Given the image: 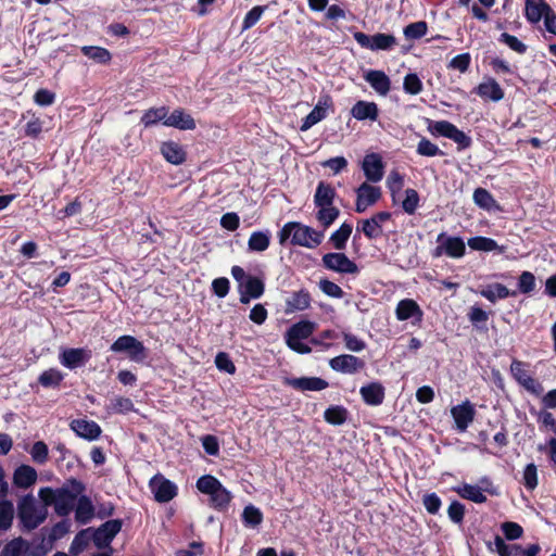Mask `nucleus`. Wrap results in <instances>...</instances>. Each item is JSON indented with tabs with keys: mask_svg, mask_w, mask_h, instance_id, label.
I'll return each mask as SVG.
<instances>
[{
	"mask_svg": "<svg viewBox=\"0 0 556 556\" xmlns=\"http://www.w3.org/2000/svg\"><path fill=\"white\" fill-rule=\"evenodd\" d=\"M197 489L210 496V505L219 511L226 510L231 502V493L211 475H204L197 481Z\"/></svg>",
	"mask_w": 556,
	"mask_h": 556,
	"instance_id": "obj_1",
	"label": "nucleus"
},
{
	"mask_svg": "<svg viewBox=\"0 0 556 556\" xmlns=\"http://www.w3.org/2000/svg\"><path fill=\"white\" fill-rule=\"evenodd\" d=\"M85 484L71 478L67 482L56 489L54 510L59 516H67L74 508L75 501L85 491Z\"/></svg>",
	"mask_w": 556,
	"mask_h": 556,
	"instance_id": "obj_2",
	"label": "nucleus"
},
{
	"mask_svg": "<svg viewBox=\"0 0 556 556\" xmlns=\"http://www.w3.org/2000/svg\"><path fill=\"white\" fill-rule=\"evenodd\" d=\"M17 517L22 529L31 531L45 521L46 513L38 511L35 498L28 494L23 496L17 503Z\"/></svg>",
	"mask_w": 556,
	"mask_h": 556,
	"instance_id": "obj_3",
	"label": "nucleus"
},
{
	"mask_svg": "<svg viewBox=\"0 0 556 556\" xmlns=\"http://www.w3.org/2000/svg\"><path fill=\"white\" fill-rule=\"evenodd\" d=\"M428 130L453 140L458 144V149H467L471 146V138L447 121L430 122Z\"/></svg>",
	"mask_w": 556,
	"mask_h": 556,
	"instance_id": "obj_4",
	"label": "nucleus"
},
{
	"mask_svg": "<svg viewBox=\"0 0 556 556\" xmlns=\"http://www.w3.org/2000/svg\"><path fill=\"white\" fill-rule=\"evenodd\" d=\"M354 39L361 47L372 51L391 50L396 45V38L393 35L383 33L369 36L365 33L357 31L354 34Z\"/></svg>",
	"mask_w": 556,
	"mask_h": 556,
	"instance_id": "obj_5",
	"label": "nucleus"
},
{
	"mask_svg": "<svg viewBox=\"0 0 556 556\" xmlns=\"http://www.w3.org/2000/svg\"><path fill=\"white\" fill-rule=\"evenodd\" d=\"M439 243L432 252L433 257H440L443 254L459 258L465 254L466 245L459 237H446L444 232L440 233L437 238Z\"/></svg>",
	"mask_w": 556,
	"mask_h": 556,
	"instance_id": "obj_6",
	"label": "nucleus"
},
{
	"mask_svg": "<svg viewBox=\"0 0 556 556\" xmlns=\"http://www.w3.org/2000/svg\"><path fill=\"white\" fill-rule=\"evenodd\" d=\"M323 238V231H317L309 226L294 222V229L291 238L292 244L314 249L321 243Z\"/></svg>",
	"mask_w": 556,
	"mask_h": 556,
	"instance_id": "obj_7",
	"label": "nucleus"
},
{
	"mask_svg": "<svg viewBox=\"0 0 556 556\" xmlns=\"http://www.w3.org/2000/svg\"><path fill=\"white\" fill-rule=\"evenodd\" d=\"M323 266L339 274L355 275L359 271L357 264L350 260L344 253L331 252L327 253L321 258Z\"/></svg>",
	"mask_w": 556,
	"mask_h": 556,
	"instance_id": "obj_8",
	"label": "nucleus"
},
{
	"mask_svg": "<svg viewBox=\"0 0 556 556\" xmlns=\"http://www.w3.org/2000/svg\"><path fill=\"white\" fill-rule=\"evenodd\" d=\"M149 489L157 503H168L177 495V486L162 475H155L149 482Z\"/></svg>",
	"mask_w": 556,
	"mask_h": 556,
	"instance_id": "obj_9",
	"label": "nucleus"
},
{
	"mask_svg": "<svg viewBox=\"0 0 556 556\" xmlns=\"http://www.w3.org/2000/svg\"><path fill=\"white\" fill-rule=\"evenodd\" d=\"M91 356V351L88 349L70 348L60 353L59 359L64 367L75 369L86 365V363L90 361Z\"/></svg>",
	"mask_w": 556,
	"mask_h": 556,
	"instance_id": "obj_10",
	"label": "nucleus"
},
{
	"mask_svg": "<svg viewBox=\"0 0 556 556\" xmlns=\"http://www.w3.org/2000/svg\"><path fill=\"white\" fill-rule=\"evenodd\" d=\"M122 521L118 519L108 520L102 523L92 535V541L98 548L110 545L115 535L121 531Z\"/></svg>",
	"mask_w": 556,
	"mask_h": 556,
	"instance_id": "obj_11",
	"label": "nucleus"
},
{
	"mask_svg": "<svg viewBox=\"0 0 556 556\" xmlns=\"http://www.w3.org/2000/svg\"><path fill=\"white\" fill-rule=\"evenodd\" d=\"M332 370L342 374H355L365 367V362L351 354H342L329 361Z\"/></svg>",
	"mask_w": 556,
	"mask_h": 556,
	"instance_id": "obj_12",
	"label": "nucleus"
},
{
	"mask_svg": "<svg viewBox=\"0 0 556 556\" xmlns=\"http://www.w3.org/2000/svg\"><path fill=\"white\" fill-rule=\"evenodd\" d=\"M451 414L455 421L456 429L459 432H464L473 421L476 409L475 406L468 400H466L462 404L452 407Z\"/></svg>",
	"mask_w": 556,
	"mask_h": 556,
	"instance_id": "obj_13",
	"label": "nucleus"
},
{
	"mask_svg": "<svg viewBox=\"0 0 556 556\" xmlns=\"http://www.w3.org/2000/svg\"><path fill=\"white\" fill-rule=\"evenodd\" d=\"M283 384L298 391H321L328 388L329 383L319 377L283 378Z\"/></svg>",
	"mask_w": 556,
	"mask_h": 556,
	"instance_id": "obj_14",
	"label": "nucleus"
},
{
	"mask_svg": "<svg viewBox=\"0 0 556 556\" xmlns=\"http://www.w3.org/2000/svg\"><path fill=\"white\" fill-rule=\"evenodd\" d=\"M264 281L254 276H249L245 281L239 286L240 302L248 304L252 299H258L264 294Z\"/></svg>",
	"mask_w": 556,
	"mask_h": 556,
	"instance_id": "obj_15",
	"label": "nucleus"
},
{
	"mask_svg": "<svg viewBox=\"0 0 556 556\" xmlns=\"http://www.w3.org/2000/svg\"><path fill=\"white\" fill-rule=\"evenodd\" d=\"M391 218V213L379 212L368 219L362 222V231L369 240L382 236V225Z\"/></svg>",
	"mask_w": 556,
	"mask_h": 556,
	"instance_id": "obj_16",
	"label": "nucleus"
},
{
	"mask_svg": "<svg viewBox=\"0 0 556 556\" xmlns=\"http://www.w3.org/2000/svg\"><path fill=\"white\" fill-rule=\"evenodd\" d=\"M362 168L367 180L371 182H378L383 177V163L379 154H367L363 160Z\"/></svg>",
	"mask_w": 556,
	"mask_h": 556,
	"instance_id": "obj_17",
	"label": "nucleus"
},
{
	"mask_svg": "<svg viewBox=\"0 0 556 556\" xmlns=\"http://www.w3.org/2000/svg\"><path fill=\"white\" fill-rule=\"evenodd\" d=\"M71 429L80 438L89 441L96 440L101 434V427L93 420L74 419Z\"/></svg>",
	"mask_w": 556,
	"mask_h": 556,
	"instance_id": "obj_18",
	"label": "nucleus"
},
{
	"mask_svg": "<svg viewBox=\"0 0 556 556\" xmlns=\"http://www.w3.org/2000/svg\"><path fill=\"white\" fill-rule=\"evenodd\" d=\"M331 105L330 97H325L324 100H319L315 108L309 112V114L303 119V123L300 127L302 131L308 130L312 126L323 121L327 116V110Z\"/></svg>",
	"mask_w": 556,
	"mask_h": 556,
	"instance_id": "obj_19",
	"label": "nucleus"
},
{
	"mask_svg": "<svg viewBox=\"0 0 556 556\" xmlns=\"http://www.w3.org/2000/svg\"><path fill=\"white\" fill-rule=\"evenodd\" d=\"M364 78L379 94L387 96L389 93L391 80L383 71L370 70L365 74Z\"/></svg>",
	"mask_w": 556,
	"mask_h": 556,
	"instance_id": "obj_20",
	"label": "nucleus"
},
{
	"mask_svg": "<svg viewBox=\"0 0 556 556\" xmlns=\"http://www.w3.org/2000/svg\"><path fill=\"white\" fill-rule=\"evenodd\" d=\"M476 92L483 99L498 102L504 98V90L494 78H489L476 88Z\"/></svg>",
	"mask_w": 556,
	"mask_h": 556,
	"instance_id": "obj_21",
	"label": "nucleus"
},
{
	"mask_svg": "<svg viewBox=\"0 0 556 556\" xmlns=\"http://www.w3.org/2000/svg\"><path fill=\"white\" fill-rule=\"evenodd\" d=\"M359 393L367 405L378 406L384 400V387L380 382H370L363 386Z\"/></svg>",
	"mask_w": 556,
	"mask_h": 556,
	"instance_id": "obj_22",
	"label": "nucleus"
},
{
	"mask_svg": "<svg viewBox=\"0 0 556 556\" xmlns=\"http://www.w3.org/2000/svg\"><path fill=\"white\" fill-rule=\"evenodd\" d=\"M351 115L357 121H376L379 115L378 106L375 102L359 100L351 109Z\"/></svg>",
	"mask_w": 556,
	"mask_h": 556,
	"instance_id": "obj_23",
	"label": "nucleus"
},
{
	"mask_svg": "<svg viewBox=\"0 0 556 556\" xmlns=\"http://www.w3.org/2000/svg\"><path fill=\"white\" fill-rule=\"evenodd\" d=\"M164 125L182 130H192L195 128V122L192 116L185 113L181 109L174 110L170 115L167 114L166 119H164Z\"/></svg>",
	"mask_w": 556,
	"mask_h": 556,
	"instance_id": "obj_24",
	"label": "nucleus"
},
{
	"mask_svg": "<svg viewBox=\"0 0 556 556\" xmlns=\"http://www.w3.org/2000/svg\"><path fill=\"white\" fill-rule=\"evenodd\" d=\"M396 318L401 321L416 317L418 320L422 318V311L419 305L410 299L401 300L395 309Z\"/></svg>",
	"mask_w": 556,
	"mask_h": 556,
	"instance_id": "obj_25",
	"label": "nucleus"
},
{
	"mask_svg": "<svg viewBox=\"0 0 556 556\" xmlns=\"http://www.w3.org/2000/svg\"><path fill=\"white\" fill-rule=\"evenodd\" d=\"M115 353H127L132 359L139 354V341L132 336H122L110 348Z\"/></svg>",
	"mask_w": 556,
	"mask_h": 556,
	"instance_id": "obj_26",
	"label": "nucleus"
},
{
	"mask_svg": "<svg viewBox=\"0 0 556 556\" xmlns=\"http://www.w3.org/2000/svg\"><path fill=\"white\" fill-rule=\"evenodd\" d=\"M37 480V471L29 465L18 466L13 475V483L17 488L27 489Z\"/></svg>",
	"mask_w": 556,
	"mask_h": 556,
	"instance_id": "obj_27",
	"label": "nucleus"
},
{
	"mask_svg": "<svg viewBox=\"0 0 556 556\" xmlns=\"http://www.w3.org/2000/svg\"><path fill=\"white\" fill-rule=\"evenodd\" d=\"M161 152L165 160L172 164L179 165L186 161V152L177 142H164L161 147Z\"/></svg>",
	"mask_w": 556,
	"mask_h": 556,
	"instance_id": "obj_28",
	"label": "nucleus"
},
{
	"mask_svg": "<svg viewBox=\"0 0 556 556\" xmlns=\"http://www.w3.org/2000/svg\"><path fill=\"white\" fill-rule=\"evenodd\" d=\"M336 195H337V192L330 184L320 181L317 185V188H316V191L314 194V204H315V206L333 205Z\"/></svg>",
	"mask_w": 556,
	"mask_h": 556,
	"instance_id": "obj_29",
	"label": "nucleus"
},
{
	"mask_svg": "<svg viewBox=\"0 0 556 556\" xmlns=\"http://www.w3.org/2000/svg\"><path fill=\"white\" fill-rule=\"evenodd\" d=\"M549 9L544 0H526V17L533 24L539 23Z\"/></svg>",
	"mask_w": 556,
	"mask_h": 556,
	"instance_id": "obj_30",
	"label": "nucleus"
},
{
	"mask_svg": "<svg viewBox=\"0 0 556 556\" xmlns=\"http://www.w3.org/2000/svg\"><path fill=\"white\" fill-rule=\"evenodd\" d=\"M480 294L492 303H495L500 299H506L508 296H516V291L508 290L502 283L488 285L480 291Z\"/></svg>",
	"mask_w": 556,
	"mask_h": 556,
	"instance_id": "obj_31",
	"label": "nucleus"
},
{
	"mask_svg": "<svg viewBox=\"0 0 556 556\" xmlns=\"http://www.w3.org/2000/svg\"><path fill=\"white\" fill-rule=\"evenodd\" d=\"M77 498L75 518L79 523L86 525L92 519L94 515V508L91 500L88 496L80 494V496Z\"/></svg>",
	"mask_w": 556,
	"mask_h": 556,
	"instance_id": "obj_32",
	"label": "nucleus"
},
{
	"mask_svg": "<svg viewBox=\"0 0 556 556\" xmlns=\"http://www.w3.org/2000/svg\"><path fill=\"white\" fill-rule=\"evenodd\" d=\"M311 301V294L307 290L302 289L293 292L286 302L288 312L304 311L309 307Z\"/></svg>",
	"mask_w": 556,
	"mask_h": 556,
	"instance_id": "obj_33",
	"label": "nucleus"
},
{
	"mask_svg": "<svg viewBox=\"0 0 556 556\" xmlns=\"http://www.w3.org/2000/svg\"><path fill=\"white\" fill-rule=\"evenodd\" d=\"M29 552V543L22 536L15 538L8 542L2 551L0 552V556H26Z\"/></svg>",
	"mask_w": 556,
	"mask_h": 556,
	"instance_id": "obj_34",
	"label": "nucleus"
},
{
	"mask_svg": "<svg viewBox=\"0 0 556 556\" xmlns=\"http://www.w3.org/2000/svg\"><path fill=\"white\" fill-rule=\"evenodd\" d=\"M270 243V232L268 230L265 231H254L251 233L248 241V249L251 252H264L268 249Z\"/></svg>",
	"mask_w": 556,
	"mask_h": 556,
	"instance_id": "obj_35",
	"label": "nucleus"
},
{
	"mask_svg": "<svg viewBox=\"0 0 556 556\" xmlns=\"http://www.w3.org/2000/svg\"><path fill=\"white\" fill-rule=\"evenodd\" d=\"M454 491L463 498L472 501L473 503H484L486 501V496L483 494L481 488L478 485H471L465 483L462 486L454 488Z\"/></svg>",
	"mask_w": 556,
	"mask_h": 556,
	"instance_id": "obj_36",
	"label": "nucleus"
},
{
	"mask_svg": "<svg viewBox=\"0 0 556 556\" xmlns=\"http://www.w3.org/2000/svg\"><path fill=\"white\" fill-rule=\"evenodd\" d=\"M81 53L99 64H109L112 59L108 49L98 46H84L81 47Z\"/></svg>",
	"mask_w": 556,
	"mask_h": 556,
	"instance_id": "obj_37",
	"label": "nucleus"
},
{
	"mask_svg": "<svg viewBox=\"0 0 556 556\" xmlns=\"http://www.w3.org/2000/svg\"><path fill=\"white\" fill-rule=\"evenodd\" d=\"M109 414H127L134 410V403L130 399L121 395L113 396L105 406Z\"/></svg>",
	"mask_w": 556,
	"mask_h": 556,
	"instance_id": "obj_38",
	"label": "nucleus"
},
{
	"mask_svg": "<svg viewBox=\"0 0 556 556\" xmlns=\"http://www.w3.org/2000/svg\"><path fill=\"white\" fill-rule=\"evenodd\" d=\"M495 552L500 556H525V551L518 544H506L504 539L500 535H496L494 539Z\"/></svg>",
	"mask_w": 556,
	"mask_h": 556,
	"instance_id": "obj_39",
	"label": "nucleus"
},
{
	"mask_svg": "<svg viewBox=\"0 0 556 556\" xmlns=\"http://www.w3.org/2000/svg\"><path fill=\"white\" fill-rule=\"evenodd\" d=\"M314 330V324L311 321H299L290 327L287 331L286 337L291 338L292 340H305L307 339Z\"/></svg>",
	"mask_w": 556,
	"mask_h": 556,
	"instance_id": "obj_40",
	"label": "nucleus"
},
{
	"mask_svg": "<svg viewBox=\"0 0 556 556\" xmlns=\"http://www.w3.org/2000/svg\"><path fill=\"white\" fill-rule=\"evenodd\" d=\"M64 379V375L56 368H50L40 374L38 382L43 388H56Z\"/></svg>",
	"mask_w": 556,
	"mask_h": 556,
	"instance_id": "obj_41",
	"label": "nucleus"
},
{
	"mask_svg": "<svg viewBox=\"0 0 556 556\" xmlns=\"http://www.w3.org/2000/svg\"><path fill=\"white\" fill-rule=\"evenodd\" d=\"M316 219L324 227L328 228L339 216L340 211L334 205L317 206Z\"/></svg>",
	"mask_w": 556,
	"mask_h": 556,
	"instance_id": "obj_42",
	"label": "nucleus"
},
{
	"mask_svg": "<svg viewBox=\"0 0 556 556\" xmlns=\"http://www.w3.org/2000/svg\"><path fill=\"white\" fill-rule=\"evenodd\" d=\"M352 233V226L350 224H342L338 230L332 232L330 236V242L332 243L333 248L337 250H343L345 249L346 241L349 240L350 236Z\"/></svg>",
	"mask_w": 556,
	"mask_h": 556,
	"instance_id": "obj_43",
	"label": "nucleus"
},
{
	"mask_svg": "<svg viewBox=\"0 0 556 556\" xmlns=\"http://www.w3.org/2000/svg\"><path fill=\"white\" fill-rule=\"evenodd\" d=\"M14 506L11 501H0V531H7L12 527Z\"/></svg>",
	"mask_w": 556,
	"mask_h": 556,
	"instance_id": "obj_44",
	"label": "nucleus"
},
{
	"mask_svg": "<svg viewBox=\"0 0 556 556\" xmlns=\"http://www.w3.org/2000/svg\"><path fill=\"white\" fill-rule=\"evenodd\" d=\"M324 417L327 422L340 426L346 421L348 410L343 406H330L325 410Z\"/></svg>",
	"mask_w": 556,
	"mask_h": 556,
	"instance_id": "obj_45",
	"label": "nucleus"
},
{
	"mask_svg": "<svg viewBox=\"0 0 556 556\" xmlns=\"http://www.w3.org/2000/svg\"><path fill=\"white\" fill-rule=\"evenodd\" d=\"M358 198H362L367 204L374 205L381 197L380 188L363 182L356 190Z\"/></svg>",
	"mask_w": 556,
	"mask_h": 556,
	"instance_id": "obj_46",
	"label": "nucleus"
},
{
	"mask_svg": "<svg viewBox=\"0 0 556 556\" xmlns=\"http://www.w3.org/2000/svg\"><path fill=\"white\" fill-rule=\"evenodd\" d=\"M468 245L470 249L476 251H484L490 252L497 249V243L495 240L486 237H473L468 240Z\"/></svg>",
	"mask_w": 556,
	"mask_h": 556,
	"instance_id": "obj_47",
	"label": "nucleus"
},
{
	"mask_svg": "<svg viewBox=\"0 0 556 556\" xmlns=\"http://www.w3.org/2000/svg\"><path fill=\"white\" fill-rule=\"evenodd\" d=\"M473 201L475 203L483 208L491 210L495 206V200L492 194L484 188H477L473 192Z\"/></svg>",
	"mask_w": 556,
	"mask_h": 556,
	"instance_id": "obj_48",
	"label": "nucleus"
},
{
	"mask_svg": "<svg viewBox=\"0 0 556 556\" xmlns=\"http://www.w3.org/2000/svg\"><path fill=\"white\" fill-rule=\"evenodd\" d=\"M242 519L245 526L256 527L263 521L262 511L253 505H248L244 507L242 513Z\"/></svg>",
	"mask_w": 556,
	"mask_h": 556,
	"instance_id": "obj_49",
	"label": "nucleus"
},
{
	"mask_svg": "<svg viewBox=\"0 0 556 556\" xmlns=\"http://www.w3.org/2000/svg\"><path fill=\"white\" fill-rule=\"evenodd\" d=\"M521 482L529 491H533L538 486V468L533 463L525 467Z\"/></svg>",
	"mask_w": 556,
	"mask_h": 556,
	"instance_id": "obj_50",
	"label": "nucleus"
},
{
	"mask_svg": "<svg viewBox=\"0 0 556 556\" xmlns=\"http://www.w3.org/2000/svg\"><path fill=\"white\" fill-rule=\"evenodd\" d=\"M419 205V194L415 189H406L405 198L402 201V208L405 213L413 215L415 214Z\"/></svg>",
	"mask_w": 556,
	"mask_h": 556,
	"instance_id": "obj_51",
	"label": "nucleus"
},
{
	"mask_svg": "<svg viewBox=\"0 0 556 556\" xmlns=\"http://www.w3.org/2000/svg\"><path fill=\"white\" fill-rule=\"evenodd\" d=\"M403 89L406 93L416 96L422 91V81L415 73H409L404 77Z\"/></svg>",
	"mask_w": 556,
	"mask_h": 556,
	"instance_id": "obj_52",
	"label": "nucleus"
},
{
	"mask_svg": "<svg viewBox=\"0 0 556 556\" xmlns=\"http://www.w3.org/2000/svg\"><path fill=\"white\" fill-rule=\"evenodd\" d=\"M427 29V23L424 21H419L408 24L404 28V35L407 39H419L426 35Z\"/></svg>",
	"mask_w": 556,
	"mask_h": 556,
	"instance_id": "obj_53",
	"label": "nucleus"
},
{
	"mask_svg": "<svg viewBox=\"0 0 556 556\" xmlns=\"http://www.w3.org/2000/svg\"><path fill=\"white\" fill-rule=\"evenodd\" d=\"M31 458L37 464H45L48 460L49 450L43 441H37L33 444L30 450Z\"/></svg>",
	"mask_w": 556,
	"mask_h": 556,
	"instance_id": "obj_54",
	"label": "nucleus"
},
{
	"mask_svg": "<svg viewBox=\"0 0 556 556\" xmlns=\"http://www.w3.org/2000/svg\"><path fill=\"white\" fill-rule=\"evenodd\" d=\"M318 287L321 290V292H324L326 295L330 298L341 299L344 295V292L340 286L326 278L319 280Z\"/></svg>",
	"mask_w": 556,
	"mask_h": 556,
	"instance_id": "obj_55",
	"label": "nucleus"
},
{
	"mask_svg": "<svg viewBox=\"0 0 556 556\" xmlns=\"http://www.w3.org/2000/svg\"><path fill=\"white\" fill-rule=\"evenodd\" d=\"M387 186L394 200L395 195L403 189L404 177L397 170H392L387 178Z\"/></svg>",
	"mask_w": 556,
	"mask_h": 556,
	"instance_id": "obj_56",
	"label": "nucleus"
},
{
	"mask_svg": "<svg viewBox=\"0 0 556 556\" xmlns=\"http://www.w3.org/2000/svg\"><path fill=\"white\" fill-rule=\"evenodd\" d=\"M500 41L508 46L513 51L523 54L527 51V46L520 41L516 36L508 33L501 34Z\"/></svg>",
	"mask_w": 556,
	"mask_h": 556,
	"instance_id": "obj_57",
	"label": "nucleus"
},
{
	"mask_svg": "<svg viewBox=\"0 0 556 556\" xmlns=\"http://www.w3.org/2000/svg\"><path fill=\"white\" fill-rule=\"evenodd\" d=\"M265 9L266 7L262 5H256L253 9H251L244 16L242 30H247L253 27L260 21Z\"/></svg>",
	"mask_w": 556,
	"mask_h": 556,
	"instance_id": "obj_58",
	"label": "nucleus"
},
{
	"mask_svg": "<svg viewBox=\"0 0 556 556\" xmlns=\"http://www.w3.org/2000/svg\"><path fill=\"white\" fill-rule=\"evenodd\" d=\"M168 110L165 106H161L159 109L149 110L144 116L141 118L146 126L155 124L159 121L164 123V119L167 117Z\"/></svg>",
	"mask_w": 556,
	"mask_h": 556,
	"instance_id": "obj_59",
	"label": "nucleus"
},
{
	"mask_svg": "<svg viewBox=\"0 0 556 556\" xmlns=\"http://www.w3.org/2000/svg\"><path fill=\"white\" fill-rule=\"evenodd\" d=\"M518 289L521 293H530L535 289V277L530 271H522L518 279Z\"/></svg>",
	"mask_w": 556,
	"mask_h": 556,
	"instance_id": "obj_60",
	"label": "nucleus"
},
{
	"mask_svg": "<svg viewBox=\"0 0 556 556\" xmlns=\"http://www.w3.org/2000/svg\"><path fill=\"white\" fill-rule=\"evenodd\" d=\"M501 528L505 538L510 541L517 540L523 534L522 527L517 522L506 521L502 523Z\"/></svg>",
	"mask_w": 556,
	"mask_h": 556,
	"instance_id": "obj_61",
	"label": "nucleus"
},
{
	"mask_svg": "<svg viewBox=\"0 0 556 556\" xmlns=\"http://www.w3.org/2000/svg\"><path fill=\"white\" fill-rule=\"evenodd\" d=\"M417 153L424 156H435L442 155L443 152L439 149V147L432 143L430 140L422 138L417 146Z\"/></svg>",
	"mask_w": 556,
	"mask_h": 556,
	"instance_id": "obj_62",
	"label": "nucleus"
},
{
	"mask_svg": "<svg viewBox=\"0 0 556 556\" xmlns=\"http://www.w3.org/2000/svg\"><path fill=\"white\" fill-rule=\"evenodd\" d=\"M470 61H471V56L469 53H467V52L462 53V54L454 56L450 61L448 67L453 68V70H457L460 73H465L469 68Z\"/></svg>",
	"mask_w": 556,
	"mask_h": 556,
	"instance_id": "obj_63",
	"label": "nucleus"
},
{
	"mask_svg": "<svg viewBox=\"0 0 556 556\" xmlns=\"http://www.w3.org/2000/svg\"><path fill=\"white\" fill-rule=\"evenodd\" d=\"M447 515L454 523H462L465 516V506L458 501H453L447 508Z\"/></svg>",
	"mask_w": 556,
	"mask_h": 556,
	"instance_id": "obj_64",
	"label": "nucleus"
}]
</instances>
